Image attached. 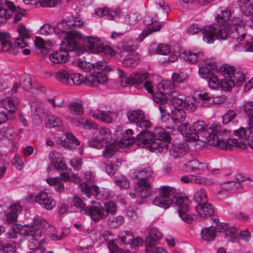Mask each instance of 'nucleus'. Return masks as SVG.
<instances>
[{"label":"nucleus","mask_w":253,"mask_h":253,"mask_svg":"<svg viewBox=\"0 0 253 253\" xmlns=\"http://www.w3.org/2000/svg\"><path fill=\"white\" fill-rule=\"evenodd\" d=\"M181 98L173 97L170 99V116L173 124H181L178 129L185 141L195 143L196 149H200L205 142L209 143L208 136L210 134L216 132H210L212 126H217L212 124L206 126L202 121L195 123L192 126L189 123H183L186 118V114L182 108Z\"/></svg>","instance_id":"1"},{"label":"nucleus","mask_w":253,"mask_h":253,"mask_svg":"<svg viewBox=\"0 0 253 253\" xmlns=\"http://www.w3.org/2000/svg\"><path fill=\"white\" fill-rule=\"evenodd\" d=\"M45 229L47 235L53 240H58L62 239L70 232L68 229L65 230V233L62 232L60 236L57 235L55 229L51 226L49 223L45 219L35 217L34 223L31 225H21L20 224H14L11 226V231L7 234V238L9 239H16L21 235L25 237L31 242L29 247L31 250H40L42 252L43 250L42 247L45 243L43 239H41L42 236V230Z\"/></svg>","instance_id":"2"},{"label":"nucleus","mask_w":253,"mask_h":253,"mask_svg":"<svg viewBox=\"0 0 253 253\" xmlns=\"http://www.w3.org/2000/svg\"><path fill=\"white\" fill-rule=\"evenodd\" d=\"M248 128L240 127L234 131L236 138H230L231 132L222 129L220 126L211 127L210 132H216L210 134L208 136L209 144L221 149H231L232 147L245 149L250 147L253 150V136L248 133Z\"/></svg>","instance_id":"3"},{"label":"nucleus","mask_w":253,"mask_h":253,"mask_svg":"<svg viewBox=\"0 0 253 253\" xmlns=\"http://www.w3.org/2000/svg\"><path fill=\"white\" fill-rule=\"evenodd\" d=\"M133 134V130L127 129L126 130L125 135L119 142H114L107 144L103 153L104 157L109 158L116 151H118V148H126L134 143H137L139 146H143L146 144L154 143L156 139L159 140H168L169 138V135L161 127L155 128L153 131H140L137 135L136 139L129 135Z\"/></svg>","instance_id":"4"},{"label":"nucleus","mask_w":253,"mask_h":253,"mask_svg":"<svg viewBox=\"0 0 253 253\" xmlns=\"http://www.w3.org/2000/svg\"><path fill=\"white\" fill-rule=\"evenodd\" d=\"M158 191L159 195L154 199V205L167 209L172 205L174 198L179 217L186 223L192 222L194 218L190 212L189 202L187 198L175 196L176 189L169 186H162L158 189Z\"/></svg>","instance_id":"5"},{"label":"nucleus","mask_w":253,"mask_h":253,"mask_svg":"<svg viewBox=\"0 0 253 253\" xmlns=\"http://www.w3.org/2000/svg\"><path fill=\"white\" fill-rule=\"evenodd\" d=\"M82 38V34L72 32L61 41L60 48L54 50L49 55V59L54 64L67 63L70 59L69 52L74 51L77 56L84 54V50L78 44V41Z\"/></svg>","instance_id":"6"},{"label":"nucleus","mask_w":253,"mask_h":253,"mask_svg":"<svg viewBox=\"0 0 253 253\" xmlns=\"http://www.w3.org/2000/svg\"><path fill=\"white\" fill-rule=\"evenodd\" d=\"M179 55L184 60L191 64L198 63V66L204 64V66L199 68L198 74L201 78L207 80L219 68L214 64H206L207 57L201 51H195L183 50L180 52Z\"/></svg>","instance_id":"7"},{"label":"nucleus","mask_w":253,"mask_h":253,"mask_svg":"<svg viewBox=\"0 0 253 253\" xmlns=\"http://www.w3.org/2000/svg\"><path fill=\"white\" fill-rule=\"evenodd\" d=\"M76 65L84 72L93 70V73L87 77V81L92 87L96 86L99 84H103L108 81L106 74L103 71L109 70V68L107 62L104 60L91 64L89 62L79 59L77 60Z\"/></svg>","instance_id":"8"},{"label":"nucleus","mask_w":253,"mask_h":253,"mask_svg":"<svg viewBox=\"0 0 253 253\" xmlns=\"http://www.w3.org/2000/svg\"><path fill=\"white\" fill-rule=\"evenodd\" d=\"M247 20L243 17H235L232 20L230 37L233 42L240 44L243 40H246L244 50L247 52H253V37L247 36L246 32Z\"/></svg>","instance_id":"9"},{"label":"nucleus","mask_w":253,"mask_h":253,"mask_svg":"<svg viewBox=\"0 0 253 253\" xmlns=\"http://www.w3.org/2000/svg\"><path fill=\"white\" fill-rule=\"evenodd\" d=\"M217 231L224 233L225 236L233 243L238 240L237 229L225 223L217 224L216 228L213 226L204 228L200 233L201 237L205 241H211L214 239Z\"/></svg>","instance_id":"10"},{"label":"nucleus","mask_w":253,"mask_h":253,"mask_svg":"<svg viewBox=\"0 0 253 253\" xmlns=\"http://www.w3.org/2000/svg\"><path fill=\"white\" fill-rule=\"evenodd\" d=\"M231 26H229L228 31L221 28L217 31V29L213 26H204L202 32L203 41L207 43L211 44L214 42L215 37L219 40H225L227 37L230 38Z\"/></svg>","instance_id":"11"},{"label":"nucleus","mask_w":253,"mask_h":253,"mask_svg":"<svg viewBox=\"0 0 253 253\" xmlns=\"http://www.w3.org/2000/svg\"><path fill=\"white\" fill-rule=\"evenodd\" d=\"M117 73L120 78L121 84L123 87L141 84L148 77V73L146 72L135 73L127 76L122 70L118 69Z\"/></svg>","instance_id":"12"},{"label":"nucleus","mask_w":253,"mask_h":253,"mask_svg":"<svg viewBox=\"0 0 253 253\" xmlns=\"http://www.w3.org/2000/svg\"><path fill=\"white\" fill-rule=\"evenodd\" d=\"M78 188L81 191L82 194L84 196H85L88 199H92L89 201L90 203H94V199L99 194H101L102 198L106 199L109 198V192L106 189H103L100 191L98 186L96 185L89 186L85 182L82 183L79 185Z\"/></svg>","instance_id":"13"},{"label":"nucleus","mask_w":253,"mask_h":253,"mask_svg":"<svg viewBox=\"0 0 253 253\" xmlns=\"http://www.w3.org/2000/svg\"><path fill=\"white\" fill-rule=\"evenodd\" d=\"M152 194L151 184L148 179L138 180L134 192L129 193L130 197L135 199L140 198L141 199H146L149 198Z\"/></svg>","instance_id":"14"},{"label":"nucleus","mask_w":253,"mask_h":253,"mask_svg":"<svg viewBox=\"0 0 253 253\" xmlns=\"http://www.w3.org/2000/svg\"><path fill=\"white\" fill-rule=\"evenodd\" d=\"M112 132L106 127H101L97 131L95 136L89 141V145L97 149L103 146V142L108 143L112 139Z\"/></svg>","instance_id":"15"},{"label":"nucleus","mask_w":253,"mask_h":253,"mask_svg":"<svg viewBox=\"0 0 253 253\" xmlns=\"http://www.w3.org/2000/svg\"><path fill=\"white\" fill-rule=\"evenodd\" d=\"M103 43L102 40L97 37L86 36L84 37L83 40L84 48L80 47L84 50V53L87 51L93 54L98 53H100Z\"/></svg>","instance_id":"16"},{"label":"nucleus","mask_w":253,"mask_h":253,"mask_svg":"<svg viewBox=\"0 0 253 253\" xmlns=\"http://www.w3.org/2000/svg\"><path fill=\"white\" fill-rule=\"evenodd\" d=\"M232 71L231 68L228 67V65H225L220 67L217 71L213 74V75L208 79L209 87L214 90L219 89L220 84L222 75H226Z\"/></svg>","instance_id":"17"},{"label":"nucleus","mask_w":253,"mask_h":253,"mask_svg":"<svg viewBox=\"0 0 253 253\" xmlns=\"http://www.w3.org/2000/svg\"><path fill=\"white\" fill-rule=\"evenodd\" d=\"M182 169L188 172H197L198 173H203L208 170L213 175L215 174L214 172L219 171V169H209L206 163L201 162L197 160H193L188 162L183 165Z\"/></svg>","instance_id":"18"},{"label":"nucleus","mask_w":253,"mask_h":253,"mask_svg":"<svg viewBox=\"0 0 253 253\" xmlns=\"http://www.w3.org/2000/svg\"><path fill=\"white\" fill-rule=\"evenodd\" d=\"M81 213L89 215L94 221H98L101 219L106 217V214L104 213V208L99 203L94 206L85 207L84 209L81 210Z\"/></svg>","instance_id":"19"},{"label":"nucleus","mask_w":253,"mask_h":253,"mask_svg":"<svg viewBox=\"0 0 253 253\" xmlns=\"http://www.w3.org/2000/svg\"><path fill=\"white\" fill-rule=\"evenodd\" d=\"M35 201L47 211L52 210L56 207V201L45 191L38 193L35 197Z\"/></svg>","instance_id":"20"},{"label":"nucleus","mask_w":253,"mask_h":253,"mask_svg":"<svg viewBox=\"0 0 253 253\" xmlns=\"http://www.w3.org/2000/svg\"><path fill=\"white\" fill-rule=\"evenodd\" d=\"M89 115L92 118L105 123H111L114 116L113 112L110 111H103L99 109L91 110Z\"/></svg>","instance_id":"21"},{"label":"nucleus","mask_w":253,"mask_h":253,"mask_svg":"<svg viewBox=\"0 0 253 253\" xmlns=\"http://www.w3.org/2000/svg\"><path fill=\"white\" fill-rule=\"evenodd\" d=\"M49 160L50 164L58 171H63L66 169L67 166L61 154L56 152L50 153Z\"/></svg>","instance_id":"22"},{"label":"nucleus","mask_w":253,"mask_h":253,"mask_svg":"<svg viewBox=\"0 0 253 253\" xmlns=\"http://www.w3.org/2000/svg\"><path fill=\"white\" fill-rule=\"evenodd\" d=\"M22 211V207L17 204H11L9 207V211L4 212L5 217L3 218L9 223H14L17 222V213Z\"/></svg>","instance_id":"23"},{"label":"nucleus","mask_w":253,"mask_h":253,"mask_svg":"<svg viewBox=\"0 0 253 253\" xmlns=\"http://www.w3.org/2000/svg\"><path fill=\"white\" fill-rule=\"evenodd\" d=\"M188 144L185 142L173 144L169 149L170 154L174 158L182 157L189 151Z\"/></svg>","instance_id":"24"},{"label":"nucleus","mask_w":253,"mask_h":253,"mask_svg":"<svg viewBox=\"0 0 253 253\" xmlns=\"http://www.w3.org/2000/svg\"><path fill=\"white\" fill-rule=\"evenodd\" d=\"M158 90L170 96L169 99L173 97H177L175 91L173 84L168 80H163L158 84Z\"/></svg>","instance_id":"25"},{"label":"nucleus","mask_w":253,"mask_h":253,"mask_svg":"<svg viewBox=\"0 0 253 253\" xmlns=\"http://www.w3.org/2000/svg\"><path fill=\"white\" fill-rule=\"evenodd\" d=\"M54 33L58 35L59 38L62 40H64L67 35L72 33V32H76L77 33H80L79 31L73 30L70 32H67V31L69 29L68 27V24L67 23L66 20L65 19L61 22L58 23L54 27Z\"/></svg>","instance_id":"26"},{"label":"nucleus","mask_w":253,"mask_h":253,"mask_svg":"<svg viewBox=\"0 0 253 253\" xmlns=\"http://www.w3.org/2000/svg\"><path fill=\"white\" fill-rule=\"evenodd\" d=\"M151 168L148 166H142L137 168L133 173V176L138 180L148 179L152 174Z\"/></svg>","instance_id":"27"},{"label":"nucleus","mask_w":253,"mask_h":253,"mask_svg":"<svg viewBox=\"0 0 253 253\" xmlns=\"http://www.w3.org/2000/svg\"><path fill=\"white\" fill-rule=\"evenodd\" d=\"M195 210L199 216L205 218L213 213V207L208 202L197 204Z\"/></svg>","instance_id":"28"},{"label":"nucleus","mask_w":253,"mask_h":253,"mask_svg":"<svg viewBox=\"0 0 253 253\" xmlns=\"http://www.w3.org/2000/svg\"><path fill=\"white\" fill-rule=\"evenodd\" d=\"M5 4L9 10L8 12L10 13V16L8 19H9L14 14V22H17L20 20L22 17L24 15V11L20 9L18 7H16L13 2L7 0L5 1Z\"/></svg>","instance_id":"29"},{"label":"nucleus","mask_w":253,"mask_h":253,"mask_svg":"<svg viewBox=\"0 0 253 253\" xmlns=\"http://www.w3.org/2000/svg\"><path fill=\"white\" fill-rule=\"evenodd\" d=\"M244 112L249 117L248 126L246 127L249 128L248 132L249 134L253 136V101L245 103Z\"/></svg>","instance_id":"30"},{"label":"nucleus","mask_w":253,"mask_h":253,"mask_svg":"<svg viewBox=\"0 0 253 253\" xmlns=\"http://www.w3.org/2000/svg\"><path fill=\"white\" fill-rule=\"evenodd\" d=\"M145 253H168L167 250L156 242L146 239Z\"/></svg>","instance_id":"31"},{"label":"nucleus","mask_w":253,"mask_h":253,"mask_svg":"<svg viewBox=\"0 0 253 253\" xmlns=\"http://www.w3.org/2000/svg\"><path fill=\"white\" fill-rule=\"evenodd\" d=\"M124 56L123 64L125 66L134 68L138 65L139 56L136 52H129Z\"/></svg>","instance_id":"32"},{"label":"nucleus","mask_w":253,"mask_h":253,"mask_svg":"<svg viewBox=\"0 0 253 253\" xmlns=\"http://www.w3.org/2000/svg\"><path fill=\"white\" fill-rule=\"evenodd\" d=\"M35 44L37 48L41 50L42 53L46 54L55 45V43L50 41H44L42 39L37 37L35 40Z\"/></svg>","instance_id":"33"},{"label":"nucleus","mask_w":253,"mask_h":253,"mask_svg":"<svg viewBox=\"0 0 253 253\" xmlns=\"http://www.w3.org/2000/svg\"><path fill=\"white\" fill-rule=\"evenodd\" d=\"M219 88L223 91H229L235 86V81L232 75H222Z\"/></svg>","instance_id":"34"},{"label":"nucleus","mask_w":253,"mask_h":253,"mask_svg":"<svg viewBox=\"0 0 253 253\" xmlns=\"http://www.w3.org/2000/svg\"><path fill=\"white\" fill-rule=\"evenodd\" d=\"M61 144L66 148L73 149L79 145L78 140L70 133H66L65 138L60 140Z\"/></svg>","instance_id":"35"},{"label":"nucleus","mask_w":253,"mask_h":253,"mask_svg":"<svg viewBox=\"0 0 253 253\" xmlns=\"http://www.w3.org/2000/svg\"><path fill=\"white\" fill-rule=\"evenodd\" d=\"M166 141L147 144L148 145V149L152 152H156L157 153H165L167 152L169 148V143Z\"/></svg>","instance_id":"36"},{"label":"nucleus","mask_w":253,"mask_h":253,"mask_svg":"<svg viewBox=\"0 0 253 253\" xmlns=\"http://www.w3.org/2000/svg\"><path fill=\"white\" fill-rule=\"evenodd\" d=\"M46 182L49 186L53 187L55 191L58 193H62L64 190V184L59 177H47Z\"/></svg>","instance_id":"37"},{"label":"nucleus","mask_w":253,"mask_h":253,"mask_svg":"<svg viewBox=\"0 0 253 253\" xmlns=\"http://www.w3.org/2000/svg\"><path fill=\"white\" fill-rule=\"evenodd\" d=\"M32 112L35 117H38L41 121L45 116L46 110L43 105L40 102H33L31 104Z\"/></svg>","instance_id":"38"},{"label":"nucleus","mask_w":253,"mask_h":253,"mask_svg":"<svg viewBox=\"0 0 253 253\" xmlns=\"http://www.w3.org/2000/svg\"><path fill=\"white\" fill-rule=\"evenodd\" d=\"M241 11L245 16L253 12V0H238Z\"/></svg>","instance_id":"39"},{"label":"nucleus","mask_w":253,"mask_h":253,"mask_svg":"<svg viewBox=\"0 0 253 253\" xmlns=\"http://www.w3.org/2000/svg\"><path fill=\"white\" fill-rule=\"evenodd\" d=\"M9 37L8 33H0V52H6L10 49L12 44Z\"/></svg>","instance_id":"40"},{"label":"nucleus","mask_w":253,"mask_h":253,"mask_svg":"<svg viewBox=\"0 0 253 253\" xmlns=\"http://www.w3.org/2000/svg\"><path fill=\"white\" fill-rule=\"evenodd\" d=\"M54 78L59 82L66 85L69 84L70 82L68 72L63 69H59L55 73Z\"/></svg>","instance_id":"41"},{"label":"nucleus","mask_w":253,"mask_h":253,"mask_svg":"<svg viewBox=\"0 0 253 253\" xmlns=\"http://www.w3.org/2000/svg\"><path fill=\"white\" fill-rule=\"evenodd\" d=\"M228 67L231 68L232 71L229 74L232 75V77L234 78L235 84L240 85L245 81V75L244 73L236 69L234 67L228 66Z\"/></svg>","instance_id":"42"},{"label":"nucleus","mask_w":253,"mask_h":253,"mask_svg":"<svg viewBox=\"0 0 253 253\" xmlns=\"http://www.w3.org/2000/svg\"><path fill=\"white\" fill-rule=\"evenodd\" d=\"M145 112L140 109L133 110L128 111L127 117L128 120L137 124L142 117H144Z\"/></svg>","instance_id":"43"},{"label":"nucleus","mask_w":253,"mask_h":253,"mask_svg":"<svg viewBox=\"0 0 253 253\" xmlns=\"http://www.w3.org/2000/svg\"><path fill=\"white\" fill-rule=\"evenodd\" d=\"M19 82L23 88L27 91L32 90V78L29 74H22L19 77Z\"/></svg>","instance_id":"44"},{"label":"nucleus","mask_w":253,"mask_h":253,"mask_svg":"<svg viewBox=\"0 0 253 253\" xmlns=\"http://www.w3.org/2000/svg\"><path fill=\"white\" fill-rule=\"evenodd\" d=\"M198 98L200 105L208 107L211 105L212 97L206 92H201L198 94Z\"/></svg>","instance_id":"45"},{"label":"nucleus","mask_w":253,"mask_h":253,"mask_svg":"<svg viewBox=\"0 0 253 253\" xmlns=\"http://www.w3.org/2000/svg\"><path fill=\"white\" fill-rule=\"evenodd\" d=\"M241 187V184L235 181H228L223 183L221 185L220 192H233Z\"/></svg>","instance_id":"46"},{"label":"nucleus","mask_w":253,"mask_h":253,"mask_svg":"<svg viewBox=\"0 0 253 253\" xmlns=\"http://www.w3.org/2000/svg\"><path fill=\"white\" fill-rule=\"evenodd\" d=\"M65 19L69 29L72 27L82 26L84 23V21L79 15L71 16L67 17Z\"/></svg>","instance_id":"47"},{"label":"nucleus","mask_w":253,"mask_h":253,"mask_svg":"<svg viewBox=\"0 0 253 253\" xmlns=\"http://www.w3.org/2000/svg\"><path fill=\"white\" fill-rule=\"evenodd\" d=\"M231 15V12L229 10L226 9L221 11L219 13L217 14L215 17L216 21L219 25H224V23L227 22Z\"/></svg>","instance_id":"48"},{"label":"nucleus","mask_w":253,"mask_h":253,"mask_svg":"<svg viewBox=\"0 0 253 253\" xmlns=\"http://www.w3.org/2000/svg\"><path fill=\"white\" fill-rule=\"evenodd\" d=\"M0 102L2 107L9 112H12L15 109L16 103L12 97H5Z\"/></svg>","instance_id":"49"},{"label":"nucleus","mask_w":253,"mask_h":253,"mask_svg":"<svg viewBox=\"0 0 253 253\" xmlns=\"http://www.w3.org/2000/svg\"><path fill=\"white\" fill-rule=\"evenodd\" d=\"M193 200L197 204L208 202V198L206 191L204 189H201L195 193Z\"/></svg>","instance_id":"50"},{"label":"nucleus","mask_w":253,"mask_h":253,"mask_svg":"<svg viewBox=\"0 0 253 253\" xmlns=\"http://www.w3.org/2000/svg\"><path fill=\"white\" fill-rule=\"evenodd\" d=\"M181 101L183 109H185L187 111L189 112L194 111L196 109L197 106L193 98H189L185 100H183L181 98Z\"/></svg>","instance_id":"51"},{"label":"nucleus","mask_w":253,"mask_h":253,"mask_svg":"<svg viewBox=\"0 0 253 253\" xmlns=\"http://www.w3.org/2000/svg\"><path fill=\"white\" fill-rule=\"evenodd\" d=\"M5 0H0V25L4 23L10 16L9 12L5 8Z\"/></svg>","instance_id":"52"},{"label":"nucleus","mask_w":253,"mask_h":253,"mask_svg":"<svg viewBox=\"0 0 253 253\" xmlns=\"http://www.w3.org/2000/svg\"><path fill=\"white\" fill-rule=\"evenodd\" d=\"M62 125L61 120L57 117L49 115L48 116L46 127L47 128H52L55 127H60Z\"/></svg>","instance_id":"53"},{"label":"nucleus","mask_w":253,"mask_h":253,"mask_svg":"<svg viewBox=\"0 0 253 253\" xmlns=\"http://www.w3.org/2000/svg\"><path fill=\"white\" fill-rule=\"evenodd\" d=\"M70 78L75 84L80 85L84 83L88 85H90L87 81V77H84L81 74L75 73L72 74Z\"/></svg>","instance_id":"54"},{"label":"nucleus","mask_w":253,"mask_h":253,"mask_svg":"<svg viewBox=\"0 0 253 253\" xmlns=\"http://www.w3.org/2000/svg\"><path fill=\"white\" fill-rule=\"evenodd\" d=\"M161 25L157 24L155 26L150 27L147 30H145L139 35L138 39L140 41H142L146 37H147L150 34L157 32L161 29Z\"/></svg>","instance_id":"55"},{"label":"nucleus","mask_w":253,"mask_h":253,"mask_svg":"<svg viewBox=\"0 0 253 253\" xmlns=\"http://www.w3.org/2000/svg\"><path fill=\"white\" fill-rule=\"evenodd\" d=\"M148 239L149 241L156 242V241L161 239L162 237V233L156 228L150 229L148 231Z\"/></svg>","instance_id":"56"},{"label":"nucleus","mask_w":253,"mask_h":253,"mask_svg":"<svg viewBox=\"0 0 253 253\" xmlns=\"http://www.w3.org/2000/svg\"><path fill=\"white\" fill-rule=\"evenodd\" d=\"M133 43L131 41H129L126 42L121 43L119 47L121 50L122 56H125V54L134 51L133 50Z\"/></svg>","instance_id":"57"},{"label":"nucleus","mask_w":253,"mask_h":253,"mask_svg":"<svg viewBox=\"0 0 253 253\" xmlns=\"http://www.w3.org/2000/svg\"><path fill=\"white\" fill-rule=\"evenodd\" d=\"M4 137L10 139H19L18 134L16 133L15 129L11 126L2 128Z\"/></svg>","instance_id":"58"},{"label":"nucleus","mask_w":253,"mask_h":253,"mask_svg":"<svg viewBox=\"0 0 253 253\" xmlns=\"http://www.w3.org/2000/svg\"><path fill=\"white\" fill-rule=\"evenodd\" d=\"M137 129L138 128L142 129L141 131H147L146 130L151 127H152V123L148 120L144 114V117H142V119L136 124Z\"/></svg>","instance_id":"59"},{"label":"nucleus","mask_w":253,"mask_h":253,"mask_svg":"<svg viewBox=\"0 0 253 253\" xmlns=\"http://www.w3.org/2000/svg\"><path fill=\"white\" fill-rule=\"evenodd\" d=\"M153 98V100L159 104H165L168 102L167 95L159 90L154 93Z\"/></svg>","instance_id":"60"},{"label":"nucleus","mask_w":253,"mask_h":253,"mask_svg":"<svg viewBox=\"0 0 253 253\" xmlns=\"http://www.w3.org/2000/svg\"><path fill=\"white\" fill-rule=\"evenodd\" d=\"M2 246V253H14L15 250L18 246V244L16 242L12 241L8 244L3 243Z\"/></svg>","instance_id":"61"},{"label":"nucleus","mask_w":253,"mask_h":253,"mask_svg":"<svg viewBox=\"0 0 253 253\" xmlns=\"http://www.w3.org/2000/svg\"><path fill=\"white\" fill-rule=\"evenodd\" d=\"M69 110L71 114L80 115L83 113V108L81 103L73 102L70 104Z\"/></svg>","instance_id":"62"},{"label":"nucleus","mask_w":253,"mask_h":253,"mask_svg":"<svg viewBox=\"0 0 253 253\" xmlns=\"http://www.w3.org/2000/svg\"><path fill=\"white\" fill-rule=\"evenodd\" d=\"M104 213H106V217L109 214H115L117 209L116 204L112 201L105 202L104 204Z\"/></svg>","instance_id":"63"},{"label":"nucleus","mask_w":253,"mask_h":253,"mask_svg":"<svg viewBox=\"0 0 253 253\" xmlns=\"http://www.w3.org/2000/svg\"><path fill=\"white\" fill-rule=\"evenodd\" d=\"M214 183V180L211 177H208L203 176H197L196 184L205 186H210Z\"/></svg>","instance_id":"64"}]
</instances>
